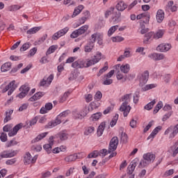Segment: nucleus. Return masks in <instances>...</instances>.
Wrapping results in <instances>:
<instances>
[{
	"instance_id": "1",
	"label": "nucleus",
	"mask_w": 178,
	"mask_h": 178,
	"mask_svg": "<svg viewBox=\"0 0 178 178\" xmlns=\"http://www.w3.org/2000/svg\"><path fill=\"white\" fill-rule=\"evenodd\" d=\"M119 145V138L118 136H114L110 141L108 150L106 149H102L100 151L95 150L90 153L88 156H106L108 154H111L109 156H116L118 153L115 151L118 149Z\"/></svg>"
},
{
	"instance_id": "2",
	"label": "nucleus",
	"mask_w": 178,
	"mask_h": 178,
	"mask_svg": "<svg viewBox=\"0 0 178 178\" xmlns=\"http://www.w3.org/2000/svg\"><path fill=\"white\" fill-rule=\"evenodd\" d=\"M132 94H126L124 96L121 97V99L122 101V104L121 106L120 107V112H124L123 115L124 117L126 118L130 113V111L131 109V107L129 106V102H130V97H131Z\"/></svg>"
},
{
	"instance_id": "3",
	"label": "nucleus",
	"mask_w": 178,
	"mask_h": 178,
	"mask_svg": "<svg viewBox=\"0 0 178 178\" xmlns=\"http://www.w3.org/2000/svg\"><path fill=\"white\" fill-rule=\"evenodd\" d=\"M97 35H98V33H93L91 35L90 41L84 46V52H92V49H94V47H95V44L97 40Z\"/></svg>"
},
{
	"instance_id": "4",
	"label": "nucleus",
	"mask_w": 178,
	"mask_h": 178,
	"mask_svg": "<svg viewBox=\"0 0 178 178\" xmlns=\"http://www.w3.org/2000/svg\"><path fill=\"white\" fill-rule=\"evenodd\" d=\"M149 79V72H148V71H145L143 73L139 74L138 75V80L139 81L140 87L143 88L147 84Z\"/></svg>"
},
{
	"instance_id": "5",
	"label": "nucleus",
	"mask_w": 178,
	"mask_h": 178,
	"mask_svg": "<svg viewBox=\"0 0 178 178\" xmlns=\"http://www.w3.org/2000/svg\"><path fill=\"white\" fill-rule=\"evenodd\" d=\"M170 132L172 133L170 134L169 138H175L178 133V124H176L175 127L170 126V127H168L167 130L164 132V134L167 135L169 134Z\"/></svg>"
},
{
	"instance_id": "6",
	"label": "nucleus",
	"mask_w": 178,
	"mask_h": 178,
	"mask_svg": "<svg viewBox=\"0 0 178 178\" xmlns=\"http://www.w3.org/2000/svg\"><path fill=\"white\" fill-rule=\"evenodd\" d=\"M19 91H21V92L19 93L17 97L20 99L24 98V97H26V95H27V94H29V92L30 91V87L29 86V84L25 83L24 85H22L19 88Z\"/></svg>"
},
{
	"instance_id": "7",
	"label": "nucleus",
	"mask_w": 178,
	"mask_h": 178,
	"mask_svg": "<svg viewBox=\"0 0 178 178\" xmlns=\"http://www.w3.org/2000/svg\"><path fill=\"white\" fill-rule=\"evenodd\" d=\"M101 53L97 54L96 56H94V58L91 60H89L87 61V63H85V67H90V66H92V65H95V63H98L99 60H101Z\"/></svg>"
},
{
	"instance_id": "8",
	"label": "nucleus",
	"mask_w": 178,
	"mask_h": 178,
	"mask_svg": "<svg viewBox=\"0 0 178 178\" xmlns=\"http://www.w3.org/2000/svg\"><path fill=\"white\" fill-rule=\"evenodd\" d=\"M155 161V156H143V159L140 162V166H147Z\"/></svg>"
},
{
	"instance_id": "9",
	"label": "nucleus",
	"mask_w": 178,
	"mask_h": 178,
	"mask_svg": "<svg viewBox=\"0 0 178 178\" xmlns=\"http://www.w3.org/2000/svg\"><path fill=\"white\" fill-rule=\"evenodd\" d=\"M61 119L60 116L58 115L56 120L49 122L48 124L45 126V128L52 129V127H55L56 126H58V124H60V123H62V121L60 120Z\"/></svg>"
},
{
	"instance_id": "10",
	"label": "nucleus",
	"mask_w": 178,
	"mask_h": 178,
	"mask_svg": "<svg viewBox=\"0 0 178 178\" xmlns=\"http://www.w3.org/2000/svg\"><path fill=\"white\" fill-rule=\"evenodd\" d=\"M54 136H50L49 138V144H45L43 146L44 149L47 151V154H51V151L52 149V145H54Z\"/></svg>"
},
{
	"instance_id": "11",
	"label": "nucleus",
	"mask_w": 178,
	"mask_h": 178,
	"mask_svg": "<svg viewBox=\"0 0 178 178\" xmlns=\"http://www.w3.org/2000/svg\"><path fill=\"white\" fill-rule=\"evenodd\" d=\"M170 48H172V45L170 44L162 43L156 47V50L159 51V52H168Z\"/></svg>"
},
{
	"instance_id": "12",
	"label": "nucleus",
	"mask_w": 178,
	"mask_h": 178,
	"mask_svg": "<svg viewBox=\"0 0 178 178\" xmlns=\"http://www.w3.org/2000/svg\"><path fill=\"white\" fill-rule=\"evenodd\" d=\"M86 67V61L83 60H78L72 64V67L74 69H83Z\"/></svg>"
},
{
	"instance_id": "13",
	"label": "nucleus",
	"mask_w": 178,
	"mask_h": 178,
	"mask_svg": "<svg viewBox=\"0 0 178 178\" xmlns=\"http://www.w3.org/2000/svg\"><path fill=\"white\" fill-rule=\"evenodd\" d=\"M148 58L153 60H162L165 59V56L163 54L152 53L148 55Z\"/></svg>"
},
{
	"instance_id": "14",
	"label": "nucleus",
	"mask_w": 178,
	"mask_h": 178,
	"mask_svg": "<svg viewBox=\"0 0 178 178\" xmlns=\"http://www.w3.org/2000/svg\"><path fill=\"white\" fill-rule=\"evenodd\" d=\"M44 95H45V92H38L33 96L30 97L29 99V101L30 102H34V101H38V99H41V98H42V97H44Z\"/></svg>"
},
{
	"instance_id": "15",
	"label": "nucleus",
	"mask_w": 178,
	"mask_h": 178,
	"mask_svg": "<svg viewBox=\"0 0 178 178\" xmlns=\"http://www.w3.org/2000/svg\"><path fill=\"white\" fill-rule=\"evenodd\" d=\"M22 127H23L22 123H19V124H17V125H15L13 127V130L8 133L9 137H13V136H16V134H17V131H19V129H22Z\"/></svg>"
},
{
	"instance_id": "16",
	"label": "nucleus",
	"mask_w": 178,
	"mask_h": 178,
	"mask_svg": "<svg viewBox=\"0 0 178 178\" xmlns=\"http://www.w3.org/2000/svg\"><path fill=\"white\" fill-rule=\"evenodd\" d=\"M161 130H162V127L158 126L157 127H156L150 134V135L147 137V140H154L156 134H158V133H159Z\"/></svg>"
},
{
	"instance_id": "17",
	"label": "nucleus",
	"mask_w": 178,
	"mask_h": 178,
	"mask_svg": "<svg viewBox=\"0 0 178 178\" xmlns=\"http://www.w3.org/2000/svg\"><path fill=\"white\" fill-rule=\"evenodd\" d=\"M37 161V156H24V165H30V163H35Z\"/></svg>"
},
{
	"instance_id": "18",
	"label": "nucleus",
	"mask_w": 178,
	"mask_h": 178,
	"mask_svg": "<svg viewBox=\"0 0 178 178\" xmlns=\"http://www.w3.org/2000/svg\"><path fill=\"white\" fill-rule=\"evenodd\" d=\"M156 21L158 23H162L165 19V13L162 10H159L156 13Z\"/></svg>"
},
{
	"instance_id": "19",
	"label": "nucleus",
	"mask_w": 178,
	"mask_h": 178,
	"mask_svg": "<svg viewBox=\"0 0 178 178\" xmlns=\"http://www.w3.org/2000/svg\"><path fill=\"white\" fill-rule=\"evenodd\" d=\"M127 4L124 3L123 1H119L116 5V9L117 10H119V12H123L124 9H127Z\"/></svg>"
},
{
	"instance_id": "20",
	"label": "nucleus",
	"mask_w": 178,
	"mask_h": 178,
	"mask_svg": "<svg viewBox=\"0 0 178 178\" xmlns=\"http://www.w3.org/2000/svg\"><path fill=\"white\" fill-rule=\"evenodd\" d=\"M19 151L17 150H10V151H5L2 154H0V156H16L17 155Z\"/></svg>"
},
{
	"instance_id": "21",
	"label": "nucleus",
	"mask_w": 178,
	"mask_h": 178,
	"mask_svg": "<svg viewBox=\"0 0 178 178\" xmlns=\"http://www.w3.org/2000/svg\"><path fill=\"white\" fill-rule=\"evenodd\" d=\"M116 67H120V70L122 73L127 74L130 72V65L126 64L120 66V64L116 65Z\"/></svg>"
},
{
	"instance_id": "22",
	"label": "nucleus",
	"mask_w": 178,
	"mask_h": 178,
	"mask_svg": "<svg viewBox=\"0 0 178 178\" xmlns=\"http://www.w3.org/2000/svg\"><path fill=\"white\" fill-rule=\"evenodd\" d=\"M121 16H122V13L120 12H116L115 14V16H113L111 17L114 24L120 23V22H122V19H120Z\"/></svg>"
},
{
	"instance_id": "23",
	"label": "nucleus",
	"mask_w": 178,
	"mask_h": 178,
	"mask_svg": "<svg viewBox=\"0 0 178 178\" xmlns=\"http://www.w3.org/2000/svg\"><path fill=\"white\" fill-rule=\"evenodd\" d=\"M105 127H106L105 122H103L99 124L97 131L98 137H101V136L104 134V130H105Z\"/></svg>"
},
{
	"instance_id": "24",
	"label": "nucleus",
	"mask_w": 178,
	"mask_h": 178,
	"mask_svg": "<svg viewBox=\"0 0 178 178\" xmlns=\"http://www.w3.org/2000/svg\"><path fill=\"white\" fill-rule=\"evenodd\" d=\"M47 134H48V132H44V133L40 134L36 138H35L33 140H32V141H31L32 144L38 143V141H40V140H42V138H45V137H47Z\"/></svg>"
},
{
	"instance_id": "25",
	"label": "nucleus",
	"mask_w": 178,
	"mask_h": 178,
	"mask_svg": "<svg viewBox=\"0 0 178 178\" xmlns=\"http://www.w3.org/2000/svg\"><path fill=\"white\" fill-rule=\"evenodd\" d=\"M12 113H13V110H7L5 113L6 117L3 120L4 123H8L9 120H12Z\"/></svg>"
},
{
	"instance_id": "26",
	"label": "nucleus",
	"mask_w": 178,
	"mask_h": 178,
	"mask_svg": "<svg viewBox=\"0 0 178 178\" xmlns=\"http://www.w3.org/2000/svg\"><path fill=\"white\" fill-rule=\"evenodd\" d=\"M84 9V6L80 5L76 8L74 9V13L72 15V17H76L77 15H80L81 13V10Z\"/></svg>"
},
{
	"instance_id": "27",
	"label": "nucleus",
	"mask_w": 178,
	"mask_h": 178,
	"mask_svg": "<svg viewBox=\"0 0 178 178\" xmlns=\"http://www.w3.org/2000/svg\"><path fill=\"white\" fill-rule=\"evenodd\" d=\"M72 115L74 116V118L76 119V120H81V119H84V115L83 113L77 111H74L72 113Z\"/></svg>"
},
{
	"instance_id": "28",
	"label": "nucleus",
	"mask_w": 178,
	"mask_h": 178,
	"mask_svg": "<svg viewBox=\"0 0 178 178\" xmlns=\"http://www.w3.org/2000/svg\"><path fill=\"white\" fill-rule=\"evenodd\" d=\"M154 38V32H149L147 33H145V39L143 40L144 44H148V41L151 40V38Z\"/></svg>"
},
{
	"instance_id": "29",
	"label": "nucleus",
	"mask_w": 178,
	"mask_h": 178,
	"mask_svg": "<svg viewBox=\"0 0 178 178\" xmlns=\"http://www.w3.org/2000/svg\"><path fill=\"white\" fill-rule=\"evenodd\" d=\"M66 151V146H60V147H56L51 150L53 154H59V152H65Z\"/></svg>"
},
{
	"instance_id": "30",
	"label": "nucleus",
	"mask_w": 178,
	"mask_h": 178,
	"mask_svg": "<svg viewBox=\"0 0 178 178\" xmlns=\"http://www.w3.org/2000/svg\"><path fill=\"white\" fill-rule=\"evenodd\" d=\"M12 66V63H6L1 67V72H8V70H10V67Z\"/></svg>"
},
{
	"instance_id": "31",
	"label": "nucleus",
	"mask_w": 178,
	"mask_h": 178,
	"mask_svg": "<svg viewBox=\"0 0 178 178\" xmlns=\"http://www.w3.org/2000/svg\"><path fill=\"white\" fill-rule=\"evenodd\" d=\"M100 104L98 101L92 102L90 104L89 108H90V111H94V109H97L99 108Z\"/></svg>"
},
{
	"instance_id": "32",
	"label": "nucleus",
	"mask_w": 178,
	"mask_h": 178,
	"mask_svg": "<svg viewBox=\"0 0 178 178\" xmlns=\"http://www.w3.org/2000/svg\"><path fill=\"white\" fill-rule=\"evenodd\" d=\"M164 32L163 30H159L156 33H154V40H159L163 37Z\"/></svg>"
},
{
	"instance_id": "33",
	"label": "nucleus",
	"mask_w": 178,
	"mask_h": 178,
	"mask_svg": "<svg viewBox=\"0 0 178 178\" xmlns=\"http://www.w3.org/2000/svg\"><path fill=\"white\" fill-rule=\"evenodd\" d=\"M47 38H48L47 34L43 35V36L42 38H40L38 40V41H35L34 42V45H41V44H42V42H44V41H45V40H47Z\"/></svg>"
},
{
	"instance_id": "34",
	"label": "nucleus",
	"mask_w": 178,
	"mask_h": 178,
	"mask_svg": "<svg viewBox=\"0 0 178 178\" xmlns=\"http://www.w3.org/2000/svg\"><path fill=\"white\" fill-rule=\"evenodd\" d=\"M142 15L143 19L147 17V20H143V23L145 24H148L149 23V19H151V15L149 13H143L140 14Z\"/></svg>"
},
{
	"instance_id": "35",
	"label": "nucleus",
	"mask_w": 178,
	"mask_h": 178,
	"mask_svg": "<svg viewBox=\"0 0 178 178\" xmlns=\"http://www.w3.org/2000/svg\"><path fill=\"white\" fill-rule=\"evenodd\" d=\"M30 47H31V43L27 42L21 47L19 51L20 52H24V51H27V49H29Z\"/></svg>"
},
{
	"instance_id": "36",
	"label": "nucleus",
	"mask_w": 178,
	"mask_h": 178,
	"mask_svg": "<svg viewBox=\"0 0 178 178\" xmlns=\"http://www.w3.org/2000/svg\"><path fill=\"white\" fill-rule=\"evenodd\" d=\"M40 29H41V28L40 26L33 27V28H31L29 30H28L26 31V33L30 34V35L35 34V33L40 31Z\"/></svg>"
},
{
	"instance_id": "37",
	"label": "nucleus",
	"mask_w": 178,
	"mask_h": 178,
	"mask_svg": "<svg viewBox=\"0 0 178 178\" xmlns=\"http://www.w3.org/2000/svg\"><path fill=\"white\" fill-rule=\"evenodd\" d=\"M156 104V102L155 101V99H154L153 101L150 102L149 103H148L147 104H146L144 107L145 109H146L147 111H151V109H152V108H154V105Z\"/></svg>"
},
{
	"instance_id": "38",
	"label": "nucleus",
	"mask_w": 178,
	"mask_h": 178,
	"mask_svg": "<svg viewBox=\"0 0 178 178\" xmlns=\"http://www.w3.org/2000/svg\"><path fill=\"white\" fill-rule=\"evenodd\" d=\"M58 49V46L57 45H52L51 46L47 51L46 55H51V54H54L55 51Z\"/></svg>"
},
{
	"instance_id": "39",
	"label": "nucleus",
	"mask_w": 178,
	"mask_h": 178,
	"mask_svg": "<svg viewBox=\"0 0 178 178\" xmlns=\"http://www.w3.org/2000/svg\"><path fill=\"white\" fill-rule=\"evenodd\" d=\"M102 116V113L101 112L96 113L95 114H92L91 116V119L93 122H97Z\"/></svg>"
},
{
	"instance_id": "40",
	"label": "nucleus",
	"mask_w": 178,
	"mask_h": 178,
	"mask_svg": "<svg viewBox=\"0 0 178 178\" xmlns=\"http://www.w3.org/2000/svg\"><path fill=\"white\" fill-rule=\"evenodd\" d=\"M21 8H22V6L19 5H13L8 7V10L10 12H16L17 10H19Z\"/></svg>"
},
{
	"instance_id": "41",
	"label": "nucleus",
	"mask_w": 178,
	"mask_h": 178,
	"mask_svg": "<svg viewBox=\"0 0 178 178\" xmlns=\"http://www.w3.org/2000/svg\"><path fill=\"white\" fill-rule=\"evenodd\" d=\"M15 83H16L15 81H11L8 86L5 87L4 89H3L2 92H6V91H8V90H10L12 87H14V86H15Z\"/></svg>"
},
{
	"instance_id": "42",
	"label": "nucleus",
	"mask_w": 178,
	"mask_h": 178,
	"mask_svg": "<svg viewBox=\"0 0 178 178\" xmlns=\"http://www.w3.org/2000/svg\"><path fill=\"white\" fill-rule=\"evenodd\" d=\"M88 30V25L82 26L81 28L77 29L80 35H81V34H84V33H86Z\"/></svg>"
},
{
	"instance_id": "43",
	"label": "nucleus",
	"mask_w": 178,
	"mask_h": 178,
	"mask_svg": "<svg viewBox=\"0 0 178 178\" xmlns=\"http://www.w3.org/2000/svg\"><path fill=\"white\" fill-rule=\"evenodd\" d=\"M119 28L118 25H115L111 26L108 31V37H111V35H112V34H113V33H115V31Z\"/></svg>"
},
{
	"instance_id": "44",
	"label": "nucleus",
	"mask_w": 178,
	"mask_h": 178,
	"mask_svg": "<svg viewBox=\"0 0 178 178\" xmlns=\"http://www.w3.org/2000/svg\"><path fill=\"white\" fill-rule=\"evenodd\" d=\"M95 130V128L94 127H88L86 129L84 134L85 136H89V134L94 133Z\"/></svg>"
},
{
	"instance_id": "45",
	"label": "nucleus",
	"mask_w": 178,
	"mask_h": 178,
	"mask_svg": "<svg viewBox=\"0 0 178 178\" xmlns=\"http://www.w3.org/2000/svg\"><path fill=\"white\" fill-rule=\"evenodd\" d=\"M156 87V84L152 83L145 86L143 88H142L143 91H148V90H151L152 88H155Z\"/></svg>"
},
{
	"instance_id": "46",
	"label": "nucleus",
	"mask_w": 178,
	"mask_h": 178,
	"mask_svg": "<svg viewBox=\"0 0 178 178\" xmlns=\"http://www.w3.org/2000/svg\"><path fill=\"white\" fill-rule=\"evenodd\" d=\"M104 80L103 82L104 86H111V84L113 83V79L108 77H105V76H104Z\"/></svg>"
},
{
	"instance_id": "47",
	"label": "nucleus",
	"mask_w": 178,
	"mask_h": 178,
	"mask_svg": "<svg viewBox=\"0 0 178 178\" xmlns=\"http://www.w3.org/2000/svg\"><path fill=\"white\" fill-rule=\"evenodd\" d=\"M119 119V114H115V115L113 117V120L110 122V125L111 127H113L118 123V120Z\"/></svg>"
},
{
	"instance_id": "48",
	"label": "nucleus",
	"mask_w": 178,
	"mask_h": 178,
	"mask_svg": "<svg viewBox=\"0 0 178 178\" xmlns=\"http://www.w3.org/2000/svg\"><path fill=\"white\" fill-rule=\"evenodd\" d=\"M69 31V27H65L60 31H58L57 32V33H58V35L60 37H63V35H65V34H66V33H67Z\"/></svg>"
},
{
	"instance_id": "49",
	"label": "nucleus",
	"mask_w": 178,
	"mask_h": 178,
	"mask_svg": "<svg viewBox=\"0 0 178 178\" xmlns=\"http://www.w3.org/2000/svg\"><path fill=\"white\" fill-rule=\"evenodd\" d=\"M113 42H122V41H124V38L121 36H115L112 38Z\"/></svg>"
},
{
	"instance_id": "50",
	"label": "nucleus",
	"mask_w": 178,
	"mask_h": 178,
	"mask_svg": "<svg viewBox=\"0 0 178 178\" xmlns=\"http://www.w3.org/2000/svg\"><path fill=\"white\" fill-rule=\"evenodd\" d=\"M113 10H115V8L111 7L105 12L106 19H108V17H109V16H111V15L113 13Z\"/></svg>"
},
{
	"instance_id": "51",
	"label": "nucleus",
	"mask_w": 178,
	"mask_h": 178,
	"mask_svg": "<svg viewBox=\"0 0 178 178\" xmlns=\"http://www.w3.org/2000/svg\"><path fill=\"white\" fill-rule=\"evenodd\" d=\"M58 137L61 141H65V140H66L67 138V134H66L65 132H63V131L60 132L58 134Z\"/></svg>"
},
{
	"instance_id": "52",
	"label": "nucleus",
	"mask_w": 178,
	"mask_h": 178,
	"mask_svg": "<svg viewBox=\"0 0 178 178\" xmlns=\"http://www.w3.org/2000/svg\"><path fill=\"white\" fill-rule=\"evenodd\" d=\"M128 175H133V172H134V169H136V165H132L131 163H130L128 166Z\"/></svg>"
},
{
	"instance_id": "53",
	"label": "nucleus",
	"mask_w": 178,
	"mask_h": 178,
	"mask_svg": "<svg viewBox=\"0 0 178 178\" xmlns=\"http://www.w3.org/2000/svg\"><path fill=\"white\" fill-rule=\"evenodd\" d=\"M70 95V93L69 92H65L63 95L60 97V102H65V101L67 99V97H69Z\"/></svg>"
},
{
	"instance_id": "54",
	"label": "nucleus",
	"mask_w": 178,
	"mask_h": 178,
	"mask_svg": "<svg viewBox=\"0 0 178 178\" xmlns=\"http://www.w3.org/2000/svg\"><path fill=\"white\" fill-rule=\"evenodd\" d=\"M46 81L47 83V87L48 86H50L52 83V80H54V74H50L47 78L45 77Z\"/></svg>"
},
{
	"instance_id": "55",
	"label": "nucleus",
	"mask_w": 178,
	"mask_h": 178,
	"mask_svg": "<svg viewBox=\"0 0 178 178\" xmlns=\"http://www.w3.org/2000/svg\"><path fill=\"white\" fill-rule=\"evenodd\" d=\"M17 141H16V139H13L10 142H8L6 143V147H12L13 145H17Z\"/></svg>"
},
{
	"instance_id": "56",
	"label": "nucleus",
	"mask_w": 178,
	"mask_h": 178,
	"mask_svg": "<svg viewBox=\"0 0 178 178\" xmlns=\"http://www.w3.org/2000/svg\"><path fill=\"white\" fill-rule=\"evenodd\" d=\"M0 140L2 141V143H6V141H8V135L5 133H1V135L0 136Z\"/></svg>"
},
{
	"instance_id": "57",
	"label": "nucleus",
	"mask_w": 178,
	"mask_h": 178,
	"mask_svg": "<svg viewBox=\"0 0 178 178\" xmlns=\"http://www.w3.org/2000/svg\"><path fill=\"white\" fill-rule=\"evenodd\" d=\"M70 115V110H67L65 111H63L61 113H60L58 115L60 116V118H66V116Z\"/></svg>"
},
{
	"instance_id": "58",
	"label": "nucleus",
	"mask_w": 178,
	"mask_h": 178,
	"mask_svg": "<svg viewBox=\"0 0 178 178\" xmlns=\"http://www.w3.org/2000/svg\"><path fill=\"white\" fill-rule=\"evenodd\" d=\"M90 111H91L90 109V107H87V106H85V108L81 111V113L84 115V117L87 116L88 112H90Z\"/></svg>"
},
{
	"instance_id": "59",
	"label": "nucleus",
	"mask_w": 178,
	"mask_h": 178,
	"mask_svg": "<svg viewBox=\"0 0 178 178\" xmlns=\"http://www.w3.org/2000/svg\"><path fill=\"white\" fill-rule=\"evenodd\" d=\"M79 35H80V33H79V31L76 29L71 33L70 37H71V38H77V37H79Z\"/></svg>"
},
{
	"instance_id": "60",
	"label": "nucleus",
	"mask_w": 178,
	"mask_h": 178,
	"mask_svg": "<svg viewBox=\"0 0 178 178\" xmlns=\"http://www.w3.org/2000/svg\"><path fill=\"white\" fill-rule=\"evenodd\" d=\"M76 159H77V157L74 158V157L66 156L65 157L64 161L65 162L70 163V162H74V161H76Z\"/></svg>"
},
{
	"instance_id": "61",
	"label": "nucleus",
	"mask_w": 178,
	"mask_h": 178,
	"mask_svg": "<svg viewBox=\"0 0 178 178\" xmlns=\"http://www.w3.org/2000/svg\"><path fill=\"white\" fill-rule=\"evenodd\" d=\"M108 69V65H105L104 67H103L97 74L98 77H99V76H101V74H102L104 72H106Z\"/></svg>"
},
{
	"instance_id": "62",
	"label": "nucleus",
	"mask_w": 178,
	"mask_h": 178,
	"mask_svg": "<svg viewBox=\"0 0 178 178\" xmlns=\"http://www.w3.org/2000/svg\"><path fill=\"white\" fill-rule=\"evenodd\" d=\"M102 98V92L101 91H97L96 94L95 95V99H97V101H99Z\"/></svg>"
},
{
	"instance_id": "63",
	"label": "nucleus",
	"mask_w": 178,
	"mask_h": 178,
	"mask_svg": "<svg viewBox=\"0 0 178 178\" xmlns=\"http://www.w3.org/2000/svg\"><path fill=\"white\" fill-rule=\"evenodd\" d=\"M17 161V160L15 158H14V159H11L7 160L6 161V163L7 165H15V163H16Z\"/></svg>"
},
{
	"instance_id": "64",
	"label": "nucleus",
	"mask_w": 178,
	"mask_h": 178,
	"mask_svg": "<svg viewBox=\"0 0 178 178\" xmlns=\"http://www.w3.org/2000/svg\"><path fill=\"white\" fill-rule=\"evenodd\" d=\"M121 140L122 141H123L124 143H127V134L126 133H122L121 134Z\"/></svg>"
}]
</instances>
